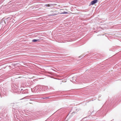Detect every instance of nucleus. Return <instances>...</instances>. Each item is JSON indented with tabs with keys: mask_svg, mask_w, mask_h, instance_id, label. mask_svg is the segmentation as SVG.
Returning a JSON list of instances; mask_svg holds the SVG:
<instances>
[{
	"mask_svg": "<svg viewBox=\"0 0 121 121\" xmlns=\"http://www.w3.org/2000/svg\"><path fill=\"white\" fill-rule=\"evenodd\" d=\"M98 0H94L92 1L90 3V5H93L96 3Z\"/></svg>",
	"mask_w": 121,
	"mask_h": 121,
	"instance_id": "1",
	"label": "nucleus"
},
{
	"mask_svg": "<svg viewBox=\"0 0 121 121\" xmlns=\"http://www.w3.org/2000/svg\"><path fill=\"white\" fill-rule=\"evenodd\" d=\"M13 90H16L17 88L15 87L14 86H13L12 87Z\"/></svg>",
	"mask_w": 121,
	"mask_h": 121,
	"instance_id": "2",
	"label": "nucleus"
},
{
	"mask_svg": "<svg viewBox=\"0 0 121 121\" xmlns=\"http://www.w3.org/2000/svg\"><path fill=\"white\" fill-rule=\"evenodd\" d=\"M38 39H34L32 40V41L33 42H36L37 41H38Z\"/></svg>",
	"mask_w": 121,
	"mask_h": 121,
	"instance_id": "3",
	"label": "nucleus"
},
{
	"mask_svg": "<svg viewBox=\"0 0 121 121\" xmlns=\"http://www.w3.org/2000/svg\"><path fill=\"white\" fill-rule=\"evenodd\" d=\"M68 12H64L60 13V14H67Z\"/></svg>",
	"mask_w": 121,
	"mask_h": 121,
	"instance_id": "4",
	"label": "nucleus"
},
{
	"mask_svg": "<svg viewBox=\"0 0 121 121\" xmlns=\"http://www.w3.org/2000/svg\"><path fill=\"white\" fill-rule=\"evenodd\" d=\"M45 6L47 7H49L50 6V5L49 4H46L45 5Z\"/></svg>",
	"mask_w": 121,
	"mask_h": 121,
	"instance_id": "5",
	"label": "nucleus"
},
{
	"mask_svg": "<svg viewBox=\"0 0 121 121\" xmlns=\"http://www.w3.org/2000/svg\"><path fill=\"white\" fill-rule=\"evenodd\" d=\"M47 87L45 86H43V88H46V89L47 88Z\"/></svg>",
	"mask_w": 121,
	"mask_h": 121,
	"instance_id": "6",
	"label": "nucleus"
},
{
	"mask_svg": "<svg viewBox=\"0 0 121 121\" xmlns=\"http://www.w3.org/2000/svg\"><path fill=\"white\" fill-rule=\"evenodd\" d=\"M26 99V97H25L23 98H22V99H21H21Z\"/></svg>",
	"mask_w": 121,
	"mask_h": 121,
	"instance_id": "7",
	"label": "nucleus"
},
{
	"mask_svg": "<svg viewBox=\"0 0 121 121\" xmlns=\"http://www.w3.org/2000/svg\"><path fill=\"white\" fill-rule=\"evenodd\" d=\"M4 89L3 90H4V92H5V91H6V89Z\"/></svg>",
	"mask_w": 121,
	"mask_h": 121,
	"instance_id": "8",
	"label": "nucleus"
},
{
	"mask_svg": "<svg viewBox=\"0 0 121 121\" xmlns=\"http://www.w3.org/2000/svg\"><path fill=\"white\" fill-rule=\"evenodd\" d=\"M49 98L48 97V98H43V99H45V98Z\"/></svg>",
	"mask_w": 121,
	"mask_h": 121,
	"instance_id": "9",
	"label": "nucleus"
},
{
	"mask_svg": "<svg viewBox=\"0 0 121 121\" xmlns=\"http://www.w3.org/2000/svg\"><path fill=\"white\" fill-rule=\"evenodd\" d=\"M5 92H4V93H4V94H5Z\"/></svg>",
	"mask_w": 121,
	"mask_h": 121,
	"instance_id": "10",
	"label": "nucleus"
}]
</instances>
